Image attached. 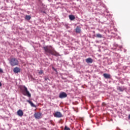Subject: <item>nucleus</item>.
Here are the masks:
<instances>
[{"instance_id": "obj_1", "label": "nucleus", "mask_w": 130, "mask_h": 130, "mask_svg": "<svg viewBox=\"0 0 130 130\" xmlns=\"http://www.w3.org/2000/svg\"><path fill=\"white\" fill-rule=\"evenodd\" d=\"M45 53L46 55L51 54L55 56H58L59 54L57 53L55 49L52 47L51 46H46L43 47Z\"/></svg>"}, {"instance_id": "obj_2", "label": "nucleus", "mask_w": 130, "mask_h": 130, "mask_svg": "<svg viewBox=\"0 0 130 130\" xmlns=\"http://www.w3.org/2000/svg\"><path fill=\"white\" fill-rule=\"evenodd\" d=\"M20 90H21V92H22V94H23V95L27 96L28 98H31V93L28 90L26 87L25 86L20 87Z\"/></svg>"}, {"instance_id": "obj_3", "label": "nucleus", "mask_w": 130, "mask_h": 130, "mask_svg": "<svg viewBox=\"0 0 130 130\" xmlns=\"http://www.w3.org/2000/svg\"><path fill=\"white\" fill-rule=\"evenodd\" d=\"M8 61H9V64H10V66L12 67L17 66L19 64L18 60L17 58L15 57H11L10 59H8Z\"/></svg>"}, {"instance_id": "obj_4", "label": "nucleus", "mask_w": 130, "mask_h": 130, "mask_svg": "<svg viewBox=\"0 0 130 130\" xmlns=\"http://www.w3.org/2000/svg\"><path fill=\"white\" fill-rule=\"evenodd\" d=\"M42 114L41 112H37L35 113V114H34V116H35V118L37 119H40L42 118Z\"/></svg>"}, {"instance_id": "obj_5", "label": "nucleus", "mask_w": 130, "mask_h": 130, "mask_svg": "<svg viewBox=\"0 0 130 130\" xmlns=\"http://www.w3.org/2000/svg\"><path fill=\"white\" fill-rule=\"evenodd\" d=\"M53 116L56 118H61L63 117L62 113L59 111H56L53 113Z\"/></svg>"}, {"instance_id": "obj_6", "label": "nucleus", "mask_w": 130, "mask_h": 130, "mask_svg": "<svg viewBox=\"0 0 130 130\" xmlns=\"http://www.w3.org/2000/svg\"><path fill=\"white\" fill-rule=\"evenodd\" d=\"M68 94L64 92H61L59 94V98L60 99H65L67 97Z\"/></svg>"}, {"instance_id": "obj_7", "label": "nucleus", "mask_w": 130, "mask_h": 130, "mask_svg": "<svg viewBox=\"0 0 130 130\" xmlns=\"http://www.w3.org/2000/svg\"><path fill=\"white\" fill-rule=\"evenodd\" d=\"M17 115L20 117H22L24 115V112L21 109H19L17 112Z\"/></svg>"}, {"instance_id": "obj_8", "label": "nucleus", "mask_w": 130, "mask_h": 130, "mask_svg": "<svg viewBox=\"0 0 130 130\" xmlns=\"http://www.w3.org/2000/svg\"><path fill=\"white\" fill-rule=\"evenodd\" d=\"M20 69L18 67H15L14 69H13V72L15 74H18L20 73Z\"/></svg>"}, {"instance_id": "obj_9", "label": "nucleus", "mask_w": 130, "mask_h": 130, "mask_svg": "<svg viewBox=\"0 0 130 130\" xmlns=\"http://www.w3.org/2000/svg\"><path fill=\"white\" fill-rule=\"evenodd\" d=\"M85 61L87 63H92L93 62V59L90 57L86 58Z\"/></svg>"}, {"instance_id": "obj_10", "label": "nucleus", "mask_w": 130, "mask_h": 130, "mask_svg": "<svg viewBox=\"0 0 130 130\" xmlns=\"http://www.w3.org/2000/svg\"><path fill=\"white\" fill-rule=\"evenodd\" d=\"M103 76L105 79H110L111 78V75L107 74V73L103 74Z\"/></svg>"}, {"instance_id": "obj_11", "label": "nucleus", "mask_w": 130, "mask_h": 130, "mask_svg": "<svg viewBox=\"0 0 130 130\" xmlns=\"http://www.w3.org/2000/svg\"><path fill=\"white\" fill-rule=\"evenodd\" d=\"M26 102L28 103V104H30V106L32 107H35L36 108V106L30 101L29 100H27Z\"/></svg>"}, {"instance_id": "obj_12", "label": "nucleus", "mask_w": 130, "mask_h": 130, "mask_svg": "<svg viewBox=\"0 0 130 130\" xmlns=\"http://www.w3.org/2000/svg\"><path fill=\"white\" fill-rule=\"evenodd\" d=\"M117 90L120 91V92H123L125 90V88L124 87H117Z\"/></svg>"}, {"instance_id": "obj_13", "label": "nucleus", "mask_w": 130, "mask_h": 130, "mask_svg": "<svg viewBox=\"0 0 130 130\" xmlns=\"http://www.w3.org/2000/svg\"><path fill=\"white\" fill-rule=\"evenodd\" d=\"M69 18L70 20H71V21H73V20H75V16H74L73 15H69Z\"/></svg>"}, {"instance_id": "obj_14", "label": "nucleus", "mask_w": 130, "mask_h": 130, "mask_svg": "<svg viewBox=\"0 0 130 130\" xmlns=\"http://www.w3.org/2000/svg\"><path fill=\"white\" fill-rule=\"evenodd\" d=\"M76 33H80L81 29L79 28V26H77V27L76 28Z\"/></svg>"}, {"instance_id": "obj_15", "label": "nucleus", "mask_w": 130, "mask_h": 130, "mask_svg": "<svg viewBox=\"0 0 130 130\" xmlns=\"http://www.w3.org/2000/svg\"><path fill=\"white\" fill-rule=\"evenodd\" d=\"M96 37L97 38H103V36L100 34H98L96 35Z\"/></svg>"}, {"instance_id": "obj_16", "label": "nucleus", "mask_w": 130, "mask_h": 130, "mask_svg": "<svg viewBox=\"0 0 130 130\" xmlns=\"http://www.w3.org/2000/svg\"><path fill=\"white\" fill-rule=\"evenodd\" d=\"M31 19V16H29V15H26L25 16V20H30Z\"/></svg>"}, {"instance_id": "obj_17", "label": "nucleus", "mask_w": 130, "mask_h": 130, "mask_svg": "<svg viewBox=\"0 0 130 130\" xmlns=\"http://www.w3.org/2000/svg\"><path fill=\"white\" fill-rule=\"evenodd\" d=\"M64 130H71L70 128L68 127L67 126H65Z\"/></svg>"}, {"instance_id": "obj_18", "label": "nucleus", "mask_w": 130, "mask_h": 130, "mask_svg": "<svg viewBox=\"0 0 130 130\" xmlns=\"http://www.w3.org/2000/svg\"><path fill=\"white\" fill-rule=\"evenodd\" d=\"M44 74V71L43 70H40V72H39V74L42 75Z\"/></svg>"}, {"instance_id": "obj_19", "label": "nucleus", "mask_w": 130, "mask_h": 130, "mask_svg": "<svg viewBox=\"0 0 130 130\" xmlns=\"http://www.w3.org/2000/svg\"><path fill=\"white\" fill-rule=\"evenodd\" d=\"M4 73L3 70H2V69L0 68V73Z\"/></svg>"}, {"instance_id": "obj_20", "label": "nucleus", "mask_w": 130, "mask_h": 130, "mask_svg": "<svg viewBox=\"0 0 130 130\" xmlns=\"http://www.w3.org/2000/svg\"><path fill=\"white\" fill-rule=\"evenodd\" d=\"M44 80L45 81H47V80H49V78L47 77V78H44Z\"/></svg>"}, {"instance_id": "obj_21", "label": "nucleus", "mask_w": 130, "mask_h": 130, "mask_svg": "<svg viewBox=\"0 0 130 130\" xmlns=\"http://www.w3.org/2000/svg\"><path fill=\"white\" fill-rule=\"evenodd\" d=\"M106 105V104L105 103H102V106H105Z\"/></svg>"}, {"instance_id": "obj_22", "label": "nucleus", "mask_w": 130, "mask_h": 130, "mask_svg": "<svg viewBox=\"0 0 130 130\" xmlns=\"http://www.w3.org/2000/svg\"><path fill=\"white\" fill-rule=\"evenodd\" d=\"M2 83L0 82V87H2Z\"/></svg>"}, {"instance_id": "obj_23", "label": "nucleus", "mask_w": 130, "mask_h": 130, "mask_svg": "<svg viewBox=\"0 0 130 130\" xmlns=\"http://www.w3.org/2000/svg\"><path fill=\"white\" fill-rule=\"evenodd\" d=\"M128 119L130 120V115L128 116Z\"/></svg>"}, {"instance_id": "obj_24", "label": "nucleus", "mask_w": 130, "mask_h": 130, "mask_svg": "<svg viewBox=\"0 0 130 130\" xmlns=\"http://www.w3.org/2000/svg\"><path fill=\"white\" fill-rule=\"evenodd\" d=\"M50 123L52 124V120H50Z\"/></svg>"}, {"instance_id": "obj_25", "label": "nucleus", "mask_w": 130, "mask_h": 130, "mask_svg": "<svg viewBox=\"0 0 130 130\" xmlns=\"http://www.w3.org/2000/svg\"><path fill=\"white\" fill-rule=\"evenodd\" d=\"M43 13H45V12H43Z\"/></svg>"}]
</instances>
